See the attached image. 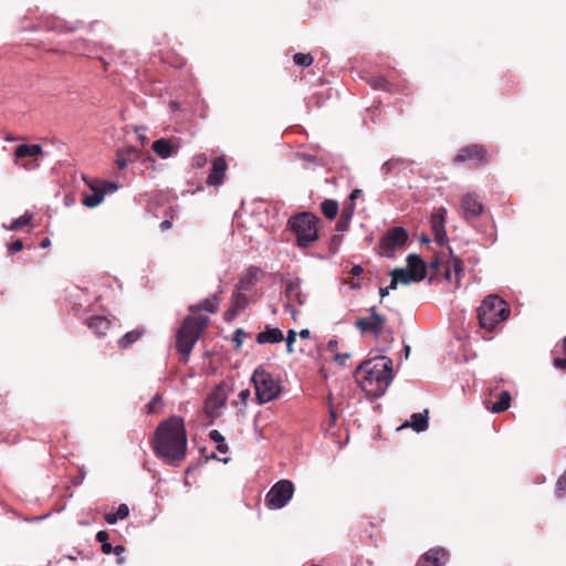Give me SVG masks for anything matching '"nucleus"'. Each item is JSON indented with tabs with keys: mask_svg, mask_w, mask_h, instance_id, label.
Returning a JSON list of instances; mask_svg holds the SVG:
<instances>
[{
	"mask_svg": "<svg viewBox=\"0 0 566 566\" xmlns=\"http://www.w3.org/2000/svg\"><path fill=\"white\" fill-rule=\"evenodd\" d=\"M449 560V553L442 547L430 548L417 562L416 566H444Z\"/></svg>",
	"mask_w": 566,
	"mask_h": 566,
	"instance_id": "obj_13",
	"label": "nucleus"
},
{
	"mask_svg": "<svg viewBox=\"0 0 566 566\" xmlns=\"http://www.w3.org/2000/svg\"><path fill=\"white\" fill-rule=\"evenodd\" d=\"M251 392L250 389H243L239 392V399L242 405H247L248 400L250 399Z\"/></svg>",
	"mask_w": 566,
	"mask_h": 566,
	"instance_id": "obj_46",
	"label": "nucleus"
},
{
	"mask_svg": "<svg viewBox=\"0 0 566 566\" xmlns=\"http://www.w3.org/2000/svg\"><path fill=\"white\" fill-rule=\"evenodd\" d=\"M322 213L329 220H333L338 213V202L333 199H325L321 203Z\"/></svg>",
	"mask_w": 566,
	"mask_h": 566,
	"instance_id": "obj_34",
	"label": "nucleus"
},
{
	"mask_svg": "<svg viewBox=\"0 0 566 566\" xmlns=\"http://www.w3.org/2000/svg\"><path fill=\"white\" fill-rule=\"evenodd\" d=\"M145 329L142 327H138L136 329H133L130 332H127L124 336H122L117 344L120 349H127L133 344H135L138 339L142 338L144 335Z\"/></svg>",
	"mask_w": 566,
	"mask_h": 566,
	"instance_id": "obj_31",
	"label": "nucleus"
},
{
	"mask_svg": "<svg viewBox=\"0 0 566 566\" xmlns=\"http://www.w3.org/2000/svg\"><path fill=\"white\" fill-rule=\"evenodd\" d=\"M249 303L244 292L235 289L232 295L230 308L226 313L227 319H231L239 314L240 311L247 307Z\"/></svg>",
	"mask_w": 566,
	"mask_h": 566,
	"instance_id": "obj_21",
	"label": "nucleus"
},
{
	"mask_svg": "<svg viewBox=\"0 0 566 566\" xmlns=\"http://www.w3.org/2000/svg\"><path fill=\"white\" fill-rule=\"evenodd\" d=\"M251 380L254 385L255 396L260 405L270 402L277 398L280 394V385L265 369L262 367L256 368Z\"/></svg>",
	"mask_w": 566,
	"mask_h": 566,
	"instance_id": "obj_6",
	"label": "nucleus"
},
{
	"mask_svg": "<svg viewBox=\"0 0 566 566\" xmlns=\"http://www.w3.org/2000/svg\"><path fill=\"white\" fill-rule=\"evenodd\" d=\"M369 314L370 315L368 317H360L355 322V327L361 334L370 333L375 337H379L385 332H389L391 334V331L386 328V317L380 315L375 306L369 308Z\"/></svg>",
	"mask_w": 566,
	"mask_h": 566,
	"instance_id": "obj_8",
	"label": "nucleus"
},
{
	"mask_svg": "<svg viewBox=\"0 0 566 566\" xmlns=\"http://www.w3.org/2000/svg\"><path fill=\"white\" fill-rule=\"evenodd\" d=\"M368 84L374 90H381L388 93H399L408 88V83L406 81H402L399 84H394L380 75L369 77Z\"/></svg>",
	"mask_w": 566,
	"mask_h": 566,
	"instance_id": "obj_16",
	"label": "nucleus"
},
{
	"mask_svg": "<svg viewBox=\"0 0 566 566\" xmlns=\"http://www.w3.org/2000/svg\"><path fill=\"white\" fill-rule=\"evenodd\" d=\"M23 249V242L21 240H15L9 244L8 250L11 254L19 252Z\"/></svg>",
	"mask_w": 566,
	"mask_h": 566,
	"instance_id": "obj_45",
	"label": "nucleus"
},
{
	"mask_svg": "<svg viewBox=\"0 0 566 566\" xmlns=\"http://www.w3.org/2000/svg\"><path fill=\"white\" fill-rule=\"evenodd\" d=\"M392 361L386 356H377L363 361L355 370V379L363 391L371 397H380L391 382Z\"/></svg>",
	"mask_w": 566,
	"mask_h": 566,
	"instance_id": "obj_2",
	"label": "nucleus"
},
{
	"mask_svg": "<svg viewBox=\"0 0 566 566\" xmlns=\"http://www.w3.org/2000/svg\"><path fill=\"white\" fill-rule=\"evenodd\" d=\"M359 192H360V190H354L350 193V200H355L356 198H358Z\"/></svg>",
	"mask_w": 566,
	"mask_h": 566,
	"instance_id": "obj_61",
	"label": "nucleus"
},
{
	"mask_svg": "<svg viewBox=\"0 0 566 566\" xmlns=\"http://www.w3.org/2000/svg\"><path fill=\"white\" fill-rule=\"evenodd\" d=\"M248 336H249V334L247 332H244L242 328H238L234 332L233 342L235 344V349H239L242 346L243 340L245 338H248Z\"/></svg>",
	"mask_w": 566,
	"mask_h": 566,
	"instance_id": "obj_42",
	"label": "nucleus"
},
{
	"mask_svg": "<svg viewBox=\"0 0 566 566\" xmlns=\"http://www.w3.org/2000/svg\"><path fill=\"white\" fill-rule=\"evenodd\" d=\"M454 164L471 163L475 167L489 164V153L481 144H470L459 149L453 158Z\"/></svg>",
	"mask_w": 566,
	"mask_h": 566,
	"instance_id": "obj_9",
	"label": "nucleus"
},
{
	"mask_svg": "<svg viewBox=\"0 0 566 566\" xmlns=\"http://www.w3.org/2000/svg\"><path fill=\"white\" fill-rule=\"evenodd\" d=\"M293 61L298 66L308 67L313 64L314 57L310 53H295Z\"/></svg>",
	"mask_w": 566,
	"mask_h": 566,
	"instance_id": "obj_39",
	"label": "nucleus"
},
{
	"mask_svg": "<svg viewBox=\"0 0 566 566\" xmlns=\"http://www.w3.org/2000/svg\"><path fill=\"white\" fill-rule=\"evenodd\" d=\"M461 208L467 220L482 214L484 207L473 193H467L461 198Z\"/></svg>",
	"mask_w": 566,
	"mask_h": 566,
	"instance_id": "obj_15",
	"label": "nucleus"
},
{
	"mask_svg": "<svg viewBox=\"0 0 566 566\" xmlns=\"http://www.w3.org/2000/svg\"><path fill=\"white\" fill-rule=\"evenodd\" d=\"M390 285L387 286V287H380L379 289V294H380V297L384 298L385 296H387L389 294V291H390Z\"/></svg>",
	"mask_w": 566,
	"mask_h": 566,
	"instance_id": "obj_58",
	"label": "nucleus"
},
{
	"mask_svg": "<svg viewBox=\"0 0 566 566\" xmlns=\"http://www.w3.org/2000/svg\"><path fill=\"white\" fill-rule=\"evenodd\" d=\"M260 273V268L253 265L249 266L240 276L237 289L243 292L251 291V289L258 283Z\"/></svg>",
	"mask_w": 566,
	"mask_h": 566,
	"instance_id": "obj_20",
	"label": "nucleus"
},
{
	"mask_svg": "<svg viewBox=\"0 0 566 566\" xmlns=\"http://www.w3.org/2000/svg\"><path fill=\"white\" fill-rule=\"evenodd\" d=\"M350 357V354H335V360L339 365H344L345 361Z\"/></svg>",
	"mask_w": 566,
	"mask_h": 566,
	"instance_id": "obj_50",
	"label": "nucleus"
},
{
	"mask_svg": "<svg viewBox=\"0 0 566 566\" xmlns=\"http://www.w3.org/2000/svg\"><path fill=\"white\" fill-rule=\"evenodd\" d=\"M284 339V335L282 331L277 327L271 328L266 327L264 331L260 332L256 335V343L260 345L263 344H276Z\"/></svg>",
	"mask_w": 566,
	"mask_h": 566,
	"instance_id": "obj_23",
	"label": "nucleus"
},
{
	"mask_svg": "<svg viewBox=\"0 0 566 566\" xmlns=\"http://www.w3.org/2000/svg\"><path fill=\"white\" fill-rule=\"evenodd\" d=\"M479 325L482 329L493 333L503 327L511 315L510 305L497 295H488L476 310Z\"/></svg>",
	"mask_w": 566,
	"mask_h": 566,
	"instance_id": "obj_3",
	"label": "nucleus"
},
{
	"mask_svg": "<svg viewBox=\"0 0 566 566\" xmlns=\"http://www.w3.org/2000/svg\"><path fill=\"white\" fill-rule=\"evenodd\" d=\"M50 244H51L50 239H49V238H45V239H43V240L41 241L40 247H41L42 249H45V248L50 247Z\"/></svg>",
	"mask_w": 566,
	"mask_h": 566,
	"instance_id": "obj_59",
	"label": "nucleus"
},
{
	"mask_svg": "<svg viewBox=\"0 0 566 566\" xmlns=\"http://www.w3.org/2000/svg\"><path fill=\"white\" fill-rule=\"evenodd\" d=\"M138 150L135 147L118 149L116 153V165L119 169L125 168L129 163L138 157Z\"/></svg>",
	"mask_w": 566,
	"mask_h": 566,
	"instance_id": "obj_27",
	"label": "nucleus"
},
{
	"mask_svg": "<svg viewBox=\"0 0 566 566\" xmlns=\"http://www.w3.org/2000/svg\"><path fill=\"white\" fill-rule=\"evenodd\" d=\"M99 189H106V193L107 192H114V191L117 190V185L114 184V182H111V181H104L103 186L99 187Z\"/></svg>",
	"mask_w": 566,
	"mask_h": 566,
	"instance_id": "obj_47",
	"label": "nucleus"
},
{
	"mask_svg": "<svg viewBox=\"0 0 566 566\" xmlns=\"http://www.w3.org/2000/svg\"><path fill=\"white\" fill-rule=\"evenodd\" d=\"M219 302H220V298H219L218 294H214L211 297L203 300L202 302H200L197 305H191L189 307V311L192 313H197L200 311L216 313L218 311Z\"/></svg>",
	"mask_w": 566,
	"mask_h": 566,
	"instance_id": "obj_29",
	"label": "nucleus"
},
{
	"mask_svg": "<svg viewBox=\"0 0 566 566\" xmlns=\"http://www.w3.org/2000/svg\"><path fill=\"white\" fill-rule=\"evenodd\" d=\"M408 427H411L417 432L424 431L428 428V411L413 413L410 421L405 422L400 428Z\"/></svg>",
	"mask_w": 566,
	"mask_h": 566,
	"instance_id": "obj_28",
	"label": "nucleus"
},
{
	"mask_svg": "<svg viewBox=\"0 0 566 566\" xmlns=\"http://www.w3.org/2000/svg\"><path fill=\"white\" fill-rule=\"evenodd\" d=\"M129 515V507L127 504H120L116 512L105 514L104 518L108 524H115L118 520H124Z\"/></svg>",
	"mask_w": 566,
	"mask_h": 566,
	"instance_id": "obj_35",
	"label": "nucleus"
},
{
	"mask_svg": "<svg viewBox=\"0 0 566 566\" xmlns=\"http://www.w3.org/2000/svg\"><path fill=\"white\" fill-rule=\"evenodd\" d=\"M446 213L444 208H440L431 216V227L434 235V240L439 245H443L448 242L446 232Z\"/></svg>",
	"mask_w": 566,
	"mask_h": 566,
	"instance_id": "obj_14",
	"label": "nucleus"
},
{
	"mask_svg": "<svg viewBox=\"0 0 566 566\" xmlns=\"http://www.w3.org/2000/svg\"><path fill=\"white\" fill-rule=\"evenodd\" d=\"M98 60L103 63L104 70L106 71L108 63L103 57H98Z\"/></svg>",
	"mask_w": 566,
	"mask_h": 566,
	"instance_id": "obj_63",
	"label": "nucleus"
},
{
	"mask_svg": "<svg viewBox=\"0 0 566 566\" xmlns=\"http://www.w3.org/2000/svg\"><path fill=\"white\" fill-rule=\"evenodd\" d=\"M43 155V148L40 144H22L14 150L15 161L25 157H38Z\"/></svg>",
	"mask_w": 566,
	"mask_h": 566,
	"instance_id": "obj_24",
	"label": "nucleus"
},
{
	"mask_svg": "<svg viewBox=\"0 0 566 566\" xmlns=\"http://www.w3.org/2000/svg\"><path fill=\"white\" fill-rule=\"evenodd\" d=\"M444 263H446V261H443L440 255H436L430 261V264H429V266L432 271V275H438L440 273V271H442L444 273Z\"/></svg>",
	"mask_w": 566,
	"mask_h": 566,
	"instance_id": "obj_41",
	"label": "nucleus"
},
{
	"mask_svg": "<svg viewBox=\"0 0 566 566\" xmlns=\"http://www.w3.org/2000/svg\"><path fill=\"white\" fill-rule=\"evenodd\" d=\"M153 150L160 158L167 159L176 153V147L168 139L160 138L153 143Z\"/></svg>",
	"mask_w": 566,
	"mask_h": 566,
	"instance_id": "obj_26",
	"label": "nucleus"
},
{
	"mask_svg": "<svg viewBox=\"0 0 566 566\" xmlns=\"http://www.w3.org/2000/svg\"><path fill=\"white\" fill-rule=\"evenodd\" d=\"M172 216L170 217V219H167V220H164L161 223H160V229L163 231H166V230H169L171 227H172Z\"/></svg>",
	"mask_w": 566,
	"mask_h": 566,
	"instance_id": "obj_52",
	"label": "nucleus"
},
{
	"mask_svg": "<svg viewBox=\"0 0 566 566\" xmlns=\"http://www.w3.org/2000/svg\"><path fill=\"white\" fill-rule=\"evenodd\" d=\"M102 552L106 555L113 553V546L111 543H103L102 544Z\"/></svg>",
	"mask_w": 566,
	"mask_h": 566,
	"instance_id": "obj_54",
	"label": "nucleus"
},
{
	"mask_svg": "<svg viewBox=\"0 0 566 566\" xmlns=\"http://www.w3.org/2000/svg\"><path fill=\"white\" fill-rule=\"evenodd\" d=\"M296 332L294 329H290L287 332V337H286V350L289 354H292L294 352L293 349V344L294 342L296 340Z\"/></svg>",
	"mask_w": 566,
	"mask_h": 566,
	"instance_id": "obj_43",
	"label": "nucleus"
},
{
	"mask_svg": "<svg viewBox=\"0 0 566 566\" xmlns=\"http://www.w3.org/2000/svg\"><path fill=\"white\" fill-rule=\"evenodd\" d=\"M511 406V395L509 391L503 390L501 391L497 401L493 402L489 409L493 413H501L505 410H507Z\"/></svg>",
	"mask_w": 566,
	"mask_h": 566,
	"instance_id": "obj_33",
	"label": "nucleus"
},
{
	"mask_svg": "<svg viewBox=\"0 0 566 566\" xmlns=\"http://www.w3.org/2000/svg\"><path fill=\"white\" fill-rule=\"evenodd\" d=\"M294 493V485L289 480H281L276 482L268 492L265 503L269 509H282L292 499Z\"/></svg>",
	"mask_w": 566,
	"mask_h": 566,
	"instance_id": "obj_7",
	"label": "nucleus"
},
{
	"mask_svg": "<svg viewBox=\"0 0 566 566\" xmlns=\"http://www.w3.org/2000/svg\"><path fill=\"white\" fill-rule=\"evenodd\" d=\"M337 346H338V342L336 339H331L327 343V349L331 350L332 353L336 352Z\"/></svg>",
	"mask_w": 566,
	"mask_h": 566,
	"instance_id": "obj_53",
	"label": "nucleus"
},
{
	"mask_svg": "<svg viewBox=\"0 0 566 566\" xmlns=\"http://www.w3.org/2000/svg\"><path fill=\"white\" fill-rule=\"evenodd\" d=\"M164 408V401L161 395H155L151 400L147 403V412L149 415L159 413Z\"/></svg>",
	"mask_w": 566,
	"mask_h": 566,
	"instance_id": "obj_37",
	"label": "nucleus"
},
{
	"mask_svg": "<svg viewBox=\"0 0 566 566\" xmlns=\"http://www.w3.org/2000/svg\"><path fill=\"white\" fill-rule=\"evenodd\" d=\"M354 205L350 203L345 206L342 210L340 217L336 223V230L339 232H344L348 229L350 219L354 214Z\"/></svg>",
	"mask_w": 566,
	"mask_h": 566,
	"instance_id": "obj_32",
	"label": "nucleus"
},
{
	"mask_svg": "<svg viewBox=\"0 0 566 566\" xmlns=\"http://www.w3.org/2000/svg\"><path fill=\"white\" fill-rule=\"evenodd\" d=\"M209 322V317L203 315H189L184 318L176 334V349L182 356V363H188L196 343Z\"/></svg>",
	"mask_w": 566,
	"mask_h": 566,
	"instance_id": "obj_4",
	"label": "nucleus"
},
{
	"mask_svg": "<svg viewBox=\"0 0 566 566\" xmlns=\"http://www.w3.org/2000/svg\"><path fill=\"white\" fill-rule=\"evenodd\" d=\"M336 420H337V415L336 412L334 411V409H329V422H331V426H334L336 423Z\"/></svg>",
	"mask_w": 566,
	"mask_h": 566,
	"instance_id": "obj_56",
	"label": "nucleus"
},
{
	"mask_svg": "<svg viewBox=\"0 0 566 566\" xmlns=\"http://www.w3.org/2000/svg\"><path fill=\"white\" fill-rule=\"evenodd\" d=\"M390 289H397L398 283L410 284L422 281V275L419 273H411L407 269H395L390 272Z\"/></svg>",
	"mask_w": 566,
	"mask_h": 566,
	"instance_id": "obj_17",
	"label": "nucleus"
},
{
	"mask_svg": "<svg viewBox=\"0 0 566 566\" xmlns=\"http://www.w3.org/2000/svg\"><path fill=\"white\" fill-rule=\"evenodd\" d=\"M284 294L287 300L285 308L291 313L292 317L295 318L297 311L294 308V305L302 306L306 301V296L301 290L300 279L286 280Z\"/></svg>",
	"mask_w": 566,
	"mask_h": 566,
	"instance_id": "obj_11",
	"label": "nucleus"
},
{
	"mask_svg": "<svg viewBox=\"0 0 566 566\" xmlns=\"http://www.w3.org/2000/svg\"><path fill=\"white\" fill-rule=\"evenodd\" d=\"M209 437L212 441L217 443V450L220 453H227L229 448L224 442V437L218 430H211Z\"/></svg>",
	"mask_w": 566,
	"mask_h": 566,
	"instance_id": "obj_38",
	"label": "nucleus"
},
{
	"mask_svg": "<svg viewBox=\"0 0 566 566\" xmlns=\"http://www.w3.org/2000/svg\"><path fill=\"white\" fill-rule=\"evenodd\" d=\"M411 273H419L422 275V280L427 275V264L417 254H410L407 256V268Z\"/></svg>",
	"mask_w": 566,
	"mask_h": 566,
	"instance_id": "obj_30",
	"label": "nucleus"
},
{
	"mask_svg": "<svg viewBox=\"0 0 566 566\" xmlns=\"http://www.w3.org/2000/svg\"><path fill=\"white\" fill-rule=\"evenodd\" d=\"M405 352H406V357H408V355L410 353V346L409 345L405 346Z\"/></svg>",
	"mask_w": 566,
	"mask_h": 566,
	"instance_id": "obj_64",
	"label": "nucleus"
},
{
	"mask_svg": "<svg viewBox=\"0 0 566 566\" xmlns=\"http://www.w3.org/2000/svg\"><path fill=\"white\" fill-rule=\"evenodd\" d=\"M185 64V60L182 57L178 59V62L174 64L176 67H180Z\"/></svg>",
	"mask_w": 566,
	"mask_h": 566,
	"instance_id": "obj_62",
	"label": "nucleus"
},
{
	"mask_svg": "<svg viewBox=\"0 0 566 566\" xmlns=\"http://www.w3.org/2000/svg\"><path fill=\"white\" fill-rule=\"evenodd\" d=\"M350 273H352L353 275L358 276V275H360V274L363 273V268H361L360 265H354V266L352 268V270H350Z\"/></svg>",
	"mask_w": 566,
	"mask_h": 566,
	"instance_id": "obj_55",
	"label": "nucleus"
},
{
	"mask_svg": "<svg viewBox=\"0 0 566 566\" xmlns=\"http://www.w3.org/2000/svg\"><path fill=\"white\" fill-rule=\"evenodd\" d=\"M227 394L221 386H217L207 397L205 401V412L214 418L218 416V410L226 405Z\"/></svg>",
	"mask_w": 566,
	"mask_h": 566,
	"instance_id": "obj_12",
	"label": "nucleus"
},
{
	"mask_svg": "<svg viewBox=\"0 0 566 566\" xmlns=\"http://www.w3.org/2000/svg\"><path fill=\"white\" fill-rule=\"evenodd\" d=\"M228 165L224 157H218L212 161L210 174L207 178L209 186H220L223 182Z\"/></svg>",
	"mask_w": 566,
	"mask_h": 566,
	"instance_id": "obj_18",
	"label": "nucleus"
},
{
	"mask_svg": "<svg viewBox=\"0 0 566 566\" xmlns=\"http://www.w3.org/2000/svg\"><path fill=\"white\" fill-rule=\"evenodd\" d=\"M125 552V547L123 545H117L113 547V553L117 556L122 555Z\"/></svg>",
	"mask_w": 566,
	"mask_h": 566,
	"instance_id": "obj_57",
	"label": "nucleus"
},
{
	"mask_svg": "<svg viewBox=\"0 0 566 566\" xmlns=\"http://www.w3.org/2000/svg\"><path fill=\"white\" fill-rule=\"evenodd\" d=\"M463 271V263L459 256L452 254L450 250V256L444 263V273L443 276L446 280L450 281L452 277V273L454 274L455 284L459 285L460 277Z\"/></svg>",
	"mask_w": 566,
	"mask_h": 566,
	"instance_id": "obj_19",
	"label": "nucleus"
},
{
	"mask_svg": "<svg viewBox=\"0 0 566 566\" xmlns=\"http://www.w3.org/2000/svg\"><path fill=\"white\" fill-rule=\"evenodd\" d=\"M32 219H33V214L27 212L23 216H21L20 218L13 220L11 222V224L8 227V230H10V231H18L22 227L29 226L30 222L32 221Z\"/></svg>",
	"mask_w": 566,
	"mask_h": 566,
	"instance_id": "obj_36",
	"label": "nucleus"
},
{
	"mask_svg": "<svg viewBox=\"0 0 566 566\" xmlns=\"http://www.w3.org/2000/svg\"><path fill=\"white\" fill-rule=\"evenodd\" d=\"M86 184L93 190V193L84 196L82 202L87 208H95L104 200V197L106 195V189H99L96 181H94V182L86 181Z\"/></svg>",
	"mask_w": 566,
	"mask_h": 566,
	"instance_id": "obj_22",
	"label": "nucleus"
},
{
	"mask_svg": "<svg viewBox=\"0 0 566 566\" xmlns=\"http://www.w3.org/2000/svg\"><path fill=\"white\" fill-rule=\"evenodd\" d=\"M192 161L195 167L202 168L207 165L208 157L205 154H198L193 156Z\"/></svg>",
	"mask_w": 566,
	"mask_h": 566,
	"instance_id": "obj_44",
	"label": "nucleus"
},
{
	"mask_svg": "<svg viewBox=\"0 0 566 566\" xmlns=\"http://www.w3.org/2000/svg\"><path fill=\"white\" fill-rule=\"evenodd\" d=\"M86 325L97 336H103L109 329L111 321L105 316H93L86 321Z\"/></svg>",
	"mask_w": 566,
	"mask_h": 566,
	"instance_id": "obj_25",
	"label": "nucleus"
},
{
	"mask_svg": "<svg viewBox=\"0 0 566 566\" xmlns=\"http://www.w3.org/2000/svg\"><path fill=\"white\" fill-rule=\"evenodd\" d=\"M108 538H109V535L106 531H99L97 532L96 534V539L97 542H99L101 544L103 543H108Z\"/></svg>",
	"mask_w": 566,
	"mask_h": 566,
	"instance_id": "obj_48",
	"label": "nucleus"
},
{
	"mask_svg": "<svg viewBox=\"0 0 566 566\" xmlns=\"http://www.w3.org/2000/svg\"><path fill=\"white\" fill-rule=\"evenodd\" d=\"M557 490L566 491V472L562 474L557 480Z\"/></svg>",
	"mask_w": 566,
	"mask_h": 566,
	"instance_id": "obj_49",
	"label": "nucleus"
},
{
	"mask_svg": "<svg viewBox=\"0 0 566 566\" xmlns=\"http://www.w3.org/2000/svg\"><path fill=\"white\" fill-rule=\"evenodd\" d=\"M554 365L557 368L566 369V358H555Z\"/></svg>",
	"mask_w": 566,
	"mask_h": 566,
	"instance_id": "obj_51",
	"label": "nucleus"
},
{
	"mask_svg": "<svg viewBox=\"0 0 566 566\" xmlns=\"http://www.w3.org/2000/svg\"><path fill=\"white\" fill-rule=\"evenodd\" d=\"M155 454L166 464L179 465L187 453V431L181 417L172 416L160 422L153 441Z\"/></svg>",
	"mask_w": 566,
	"mask_h": 566,
	"instance_id": "obj_1",
	"label": "nucleus"
},
{
	"mask_svg": "<svg viewBox=\"0 0 566 566\" xmlns=\"http://www.w3.org/2000/svg\"><path fill=\"white\" fill-rule=\"evenodd\" d=\"M310 335H311V332H310L308 329H302V331L300 332V336H301V338L306 339V338H308V337H310Z\"/></svg>",
	"mask_w": 566,
	"mask_h": 566,
	"instance_id": "obj_60",
	"label": "nucleus"
},
{
	"mask_svg": "<svg viewBox=\"0 0 566 566\" xmlns=\"http://www.w3.org/2000/svg\"><path fill=\"white\" fill-rule=\"evenodd\" d=\"M319 218L312 212H301L290 218L289 227L296 235L297 245L307 248L318 239Z\"/></svg>",
	"mask_w": 566,
	"mask_h": 566,
	"instance_id": "obj_5",
	"label": "nucleus"
},
{
	"mask_svg": "<svg viewBox=\"0 0 566 566\" xmlns=\"http://www.w3.org/2000/svg\"><path fill=\"white\" fill-rule=\"evenodd\" d=\"M408 240V232L401 228L396 227L389 230L379 242V250L382 255L392 258L394 252L403 247Z\"/></svg>",
	"mask_w": 566,
	"mask_h": 566,
	"instance_id": "obj_10",
	"label": "nucleus"
},
{
	"mask_svg": "<svg viewBox=\"0 0 566 566\" xmlns=\"http://www.w3.org/2000/svg\"><path fill=\"white\" fill-rule=\"evenodd\" d=\"M402 166V160L398 158H391L381 166V171L385 176L389 175L392 170L398 169Z\"/></svg>",
	"mask_w": 566,
	"mask_h": 566,
	"instance_id": "obj_40",
	"label": "nucleus"
}]
</instances>
